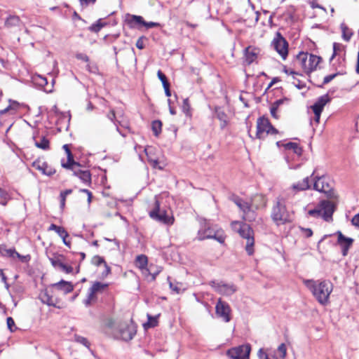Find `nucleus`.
I'll use <instances>...</instances> for the list:
<instances>
[{
  "label": "nucleus",
  "instance_id": "30",
  "mask_svg": "<svg viewBox=\"0 0 359 359\" xmlns=\"http://www.w3.org/2000/svg\"><path fill=\"white\" fill-rule=\"evenodd\" d=\"M91 263L95 266H100V264H103L105 267V274L108 275L109 273H110L111 269L107 265V264L106 263L102 257H100L99 255H95L94 257H93L91 259Z\"/></svg>",
  "mask_w": 359,
  "mask_h": 359
},
{
  "label": "nucleus",
  "instance_id": "38",
  "mask_svg": "<svg viewBox=\"0 0 359 359\" xmlns=\"http://www.w3.org/2000/svg\"><path fill=\"white\" fill-rule=\"evenodd\" d=\"M35 146L43 150H48L50 148L49 141L45 137H42L39 141H35Z\"/></svg>",
  "mask_w": 359,
  "mask_h": 359
},
{
  "label": "nucleus",
  "instance_id": "47",
  "mask_svg": "<svg viewBox=\"0 0 359 359\" xmlns=\"http://www.w3.org/2000/svg\"><path fill=\"white\" fill-rule=\"evenodd\" d=\"M8 253L10 256L14 257L16 255L18 258H20L22 262L27 261V257L20 255L18 252H17L15 250L10 249L8 250Z\"/></svg>",
  "mask_w": 359,
  "mask_h": 359
},
{
  "label": "nucleus",
  "instance_id": "14",
  "mask_svg": "<svg viewBox=\"0 0 359 359\" xmlns=\"http://www.w3.org/2000/svg\"><path fill=\"white\" fill-rule=\"evenodd\" d=\"M234 203L243 212V217L245 220L248 222H252L255 220L256 212L252 209V207L249 203L244 201L242 198L236 197L233 199Z\"/></svg>",
  "mask_w": 359,
  "mask_h": 359
},
{
  "label": "nucleus",
  "instance_id": "26",
  "mask_svg": "<svg viewBox=\"0 0 359 359\" xmlns=\"http://www.w3.org/2000/svg\"><path fill=\"white\" fill-rule=\"evenodd\" d=\"M51 287H56L58 290H62L65 294L71 292L74 290V286L70 282H67L63 280L53 284Z\"/></svg>",
  "mask_w": 359,
  "mask_h": 359
},
{
  "label": "nucleus",
  "instance_id": "17",
  "mask_svg": "<svg viewBox=\"0 0 359 359\" xmlns=\"http://www.w3.org/2000/svg\"><path fill=\"white\" fill-rule=\"evenodd\" d=\"M81 164L75 162L67 169L72 170L74 175L78 177L84 184L89 185L91 183V174L88 170H81Z\"/></svg>",
  "mask_w": 359,
  "mask_h": 359
},
{
  "label": "nucleus",
  "instance_id": "57",
  "mask_svg": "<svg viewBox=\"0 0 359 359\" xmlns=\"http://www.w3.org/2000/svg\"><path fill=\"white\" fill-rule=\"evenodd\" d=\"M284 72L288 75H291L292 76V79H295V76L299 75V73H297V72L294 71L292 69L285 68Z\"/></svg>",
  "mask_w": 359,
  "mask_h": 359
},
{
  "label": "nucleus",
  "instance_id": "35",
  "mask_svg": "<svg viewBox=\"0 0 359 359\" xmlns=\"http://www.w3.org/2000/svg\"><path fill=\"white\" fill-rule=\"evenodd\" d=\"M50 262L51 263V264L55 267V268H59L60 269V267L62 266V265L64 263V256L62 255H58L54 257H52V258H50Z\"/></svg>",
  "mask_w": 359,
  "mask_h": 359
},
{
  "label": "nucleus",
  "instance_id": "52",
  "mask_svg": "<svg viewBox=\"0 0 359 359\" xmlns=\"http://www.w3.org/2000/svg\"><path fill=\"white\" fill-rule=\"evenodd\" d=\"M96 0H79L80 5L82 8H86L89 5L94 4Z\"/></svg>",
  "mask_w": 359,
  "mask_h": 359
},
{
  "label": "nucleus",
  "instance_id": "46",
  "mask_svg": "<svg viewBox=\"0 0 359 359\" xmlns=\"http://www.w3.org/2000/svg\"><path fill=\"white\" fill-rule=\"evenodd\" d=\"M292 83L294 86L297 88L298 89H303L306 87V83L304 81H302L295 77V79H293Z\"/></svg>",
  "mask_w": 359,
  "mask_h": 359
},
{
  "label": "nucleus",
  "instance_id": "40",
  "mask_svg": "<svg viewBox=\"0 0 359 359\" xmlns=\"http://www.w3.org/2000/svg\"><path fill=\"white\" fill-rule=\"evenodd\" d=\"M151 128H152L154 135L158 136L161 132V128H162L161 121H158V120L154 121L151 123Z\"/></svg>",
  "mask_w": 359,
  "mask_h": 359
},
{
  "label": "nucleus",
  "instance_id": "5",
  "mask_svg": "<svg viewBox=\"0 0 359 359\" xmlns=\"http://www.w3.org/2000/svg\"><path fill=\"white\" fill-rule=\"evenodd\" d=\"M316 170L313 172L311 177H313V189L318 191L323 192L332 199L337 198V195L332 188V182L327 177L324 175L315 176Z\"/></svg>",
  "mask_w": 359,
  "mask_h": 359
},
{
  "label": "nucleus",
  "instance_id": "12",
  "mask_svg": "<svg viewBox=\"0 0 359 359\" xmlns=\"http://www.w3.org/2000/svg\"><path fill=\"white\" fill-rule=\"evenodd\" d=\"M136 333L134 326L127 323H121L118 325L116 331V337L123 341L131 340Z\"/></svg>",
  "mask_w": 359,
  "mask_h": 359
},
{
  "label": "nucleus",
  "instance_id": "31",
  "mask_svg": "<svg viewBox=\"0 0 359 359\" xmlns=\"http://www.w3.org/2000/svg\"><path fill=\"white\" fill-rule=\"evenodd\" d=\"M162 268L153 264H150L144 274L145 276H151V280H155L156 276L161 271Z\"/></svg>",
  "mask_w": 359,
  "mask_h": 359
},
{
  "label": "nucleus",
  "instance_id": "39",
  "mask_svg": "<svg viewBox=\"0 0 359 359\" xmlns=\"http://www.w3.org/2000/svg\"><path fill=\"white\" fill-rule=\"evenodd\" d=\"M148 321L144 324V328L154 327L158 325V316H152L150 314H147Z\"/></svg>",
  "mask_w": 359,
  "mask_h": 359
},
{
  "label": "nucleus",
  "instance_id": "7",
  "mask_svg": "<svg viewBox=\"0 0 359 359\" xmlns=\"http://www.w3.org/2000/svg\"><path fill=\"white\" fill-rule=\"evenodd\" d=\"M233 225H238L239 229L238 232L240 236L246 240L245 250L249 255L254 253V231L252 228L247 224H241L239 222L233 223Z\"/></svg>",
  "mask_w": 359,
  "mask_h": 359
},
{
  "label": "nucleus",
  "instance_id": "27",
  "mask_svg": "<svg viewBox=\"0 0 359 359\" xmlns=\"http://www.w3.org/2000/svg\"><path fill=\"white\" fill-rule=\"evenodd\" d=\"M311 180L309 177H305L303 180L292 184V188L296 191H304L310 189Z\"/></svg>",
  "mask_w": 359,
  "mask_h": 359
},
{
  "label": "nucleus",
  "instance_id": "34",
  "mask_svg": "<svg viewBox=\"0 0 359 359\" xmlns=\"http://www.w3.org/2000/svg\"><path fill=\"white\" fill-rule=\"evenodd\" d=\"M11 199V194L6 190L0 187V204L6 205Z\"/></svg>",
  "mask_w": 359,
  "mask_h": 359
},
{
  "label": "nucleus",
  "instance_id": "18",
  "mask_svg": "<svg viewBox=\"0 0 359 359\" xmlns=\"http://www.w3.org/2000/svg\"><path fill=\"white\" fill-rule=\"evenodd\" d=\"M273 44L275 50L285 60L288 54V43L287 41L278 33L277 37L273 41Z\"/></svg>",
  "mask_w": 359,
  "mask_h": 359
},
{
  "label": "nucleus",
  "instance_id": "56",
  "mask_svg": "<svg viewBox=\"0 0 359 359\" xmlns=\"http://www.w3.org/2000/svg\"><path fill=\"white\" fill-rule=\"evenodd\" d=\"M80 191L83 192V193H86L87 194V196H88V205H90L91 203L92 198H93L92 193L89 190H88L86 189H81Z\"/></svg>",
  "mask_w": 359,
  "mask_h": 359
},
{
  "label": "nucleus",
  "instance_id": "62",
  "mask_svg": "<svg viewBox=\"0 0 359 359\" xmlns=\"http://www.w3.org/2000/svg\"><path fill=\"white\" fill-rule=\"evenodd\" d=\"M351 222L354 226L359 227V213L353 217Z\"/></svg>",
  "mask_w": 359,
  "mask_h": 359
},
{
  "label": "nucleus",
  "instance_id": "25",
  "mask_svg": "<svg viewBox=\"0 0 359 359\" xmlns=\"http://www.w3.org/2000/svg\"><path fill=\"white\" fill-rule=\"evenodd\" d=\"M330 101V98L328 94L323 95L318 98L317 101L315 102V104L312 106L311 108L313 110H318L322 111L325 104L328 103Z\"/></svg>",
  "mask_w": 359,
  "mask_h": 359
},
{
  "label": "nucleus",
  "instance_id": "63",
  "mask_svg": "<svg viewBox=\"0 0 359 359\" xmlns=\"http://www.w3.org/2000/svg\"><path fill=\"white\" fill-rule=\"evenodd\" d=\"M107 118L111 120V121L114 122L115 121V118H116V114H115V111L111 109L109 113L107 115Z\"/></svg>",
  "mask_w": 359,
  "mask_h": 359
},
{
  "label": "nucleus",
  "instance_id": "1",
  "mask_svg": "<svg viewBox=\"0 0 359 359\" xmlns=\"http://www.w3.org/2000/svg\"><path fill=\"white\" fill-rule=\"evenodd\" d=\"M304 284L312 292L316 300L322 305L329 302V298L333 290V285L329 280H304Z\"/></svg>",
  "mask_w": 359,
  "mask_h": 359
},
{
  "label": "nucleus",
  "instance_id": "15",
  "mask_svg": "<svg viewBox=\"0 0 359 359\" xmlns=\"http://www.w3.org/2000/svg\"><path fill=\"white\" fill-rule=\"evenodd\" d=\"M209 285L215 292L224 296H231L237 290L236 287L233 284H228L223 281L212 280L210 282Z\"/></svg>",
  "mask_w": 359,
  "mask_h": 359
},
{
  "label": "nucleus",
  "instance_id": "22",
  "mask_svg": "<svg viewBox=\"0 0 359 359\" xmlns=\"http://www.w3.org/2000/svg\"><path fill=\"white\" fill-rule=\"evenodd\" d=\"M215 115L217 118L220 121V128L224 130L229 123V118L225 113L224 110L220 107H215Z\"/></svg>",
  "mask_w": 359,
  "mask_h": 359
},
{
  "label": "nucleus",
  "instance_id": "4",
  "mask_svg": "<svg viewBox=\"0 0 359 359\" xmlns=\"http://www.w3.org/2000/svg\"><path fill=\"white\" fill-rule=\"evenodd\" d=\"M321 60V57L313 54L300 52L294 59V65L301 67L304 72L314 71Z\"/></svg>",
  "mask_w": 359,
  "mask_h": 359
},
{
  "label": "nucleus",
  "instance_id": "55",
  "mask_svg": "<svg viewBox=\"0 0 359 359\" xmlns=\"http://www.w3.org/2000/svg\"><path fill=\"white\" fill-rule=\"evenodd\" d=\"M76 59L78 60H82V61H84V62H88L89 61V57L87 55L84 54V53H77L76 55Z\"/></svg>",
  "mask_w": 359,
  "mask_h": 359
},
{
  "label": "nucleus",
  "instance_id": "21",
  "mask_svg": "<svg viewBox=\"0 0 359 359\" xmlns=\"http://www.w3.org/2000/svg\"><path fill=\"white\" fill-rule=\"evenodd\" d=\"M336 234L337 235V243L342 250V255L343 256H346L349 248H351L353 243V239L348 237H346L339 231H337Z\"/></svg>",
  "mask_w": 359,
  "mask_h": 359
},
{
  "label": "nucleus",
  "instance_id": "43",
  "mask_svg": "<svg viewBox=\"0 0 359 359\" xmlns=\"http://www.w3.org/2000/svg\"><path fill=\"white\" fill-rule=\"evenodd\" d=\"M72 193V189H66L60 193V207L61 208H64L65 205V200L67 198V196L71 194Z\"/></svg>",
  "mask_w": 359,
  "mask_h": 359
},
{
  "label": "nucleus",
  "instance_id": "37",
  "mask_svg": "<svg viewBox=\"0 0 359 359\" xmlns=\"http://www.w3.org/2000/svg\"><path fill=\"white\" fill-rule=\"evenodd\" d=\"M341 29L342 32V38L345 41H348L353 35V32L344 23L341 25Z\"/></svg>",
  "mask_w": 359,
  "mask_h": 359
},
{
  "label": "nucleus",
  "instance_id": "54",
  "mask_svg": "<svg viewBox=\"0 0 359 359\" xmlns=\"http://www.w3.org/2000/svg\"><path fill=\"white\" fill-rule=\"evenodd\" d=\"M6 321H7V326H8V329L11 332H13L14 331L13 327H15V322H14L13 319L11 317H8V318H7Z\"/></svg>",
  "mask_w": 359,
  "mask_h": 359
},
{
  "label": "nucleus",
  "instance_id": "36",
  "mask_svg": "<svg viewBox=\"0 0 359 359\" xmlns=\"http://www.w3.org/2000/svg\"><path fill=\"white\" fill-rule=\"evenodd\" d=\"M285 147L286 149L292 150L294 154L300 156L302 152V148L299 146V144L296 142H289L285 144Z\"/></svg>",
  "mask_w": 359,
  "mask_h": 359
},
{
  "label": "nucleus",
  "instance_id": "48",
  "mask_svg": "<svg viewBox=\"0 0 359 359\" xmlns=\"http://www.w3.org/2000/svg\"><path fill=\"white\" fill-rule=\"evenodd\" d=\"M75 338H76V341L77 342L83 344V346H85L86 347H89L90 343L86 338L81 337V336H76Z\"/></svg>",
  "mask_w": 359,
  "mask_h": 359
},
{
  "label": "nucleus",
  "instance_id": "44",
  "mask_svg": "<svg viewBox=\"0 0 359 359\" xmlns=\"http://www.w3.org/2000/svg\"><path fill=\"white\" fill-rule=\"evenodd\" d=\"M104 26V23L101 22V20H97L95 23L93 24L90 27L89 30L93 32H98Z\"/></svg>",
  "mask_w": 359,
  "mask_h": 359
},
{
  "label": "nucleus",
  "instance_id": "32",
  "mask_svg": "<svg viewBox=\"0 0 359 359\" xmlns=\"http://www.w3.org/2000/svg\"><path fill=\"white\" fill-rule=\"evenodd\" d=\"M285 101H287V99H279L272 104L271 109H270V112H271V116L274 118H276V119L278 118V116L276 114L277 110H278V107H280V105L283 104V102Z\"/></svg>",
  "mask_w": 359,
  "mask_h": 359
},
{
  "label": "nucleus",
  "instance_id": "10",
  "mask_svg": "<svg viewBox=\"0 0 359 359\" xmlns=\"http://www.w3.org/2000/svg\"><path fill=\"white\" fill-rule=\"evenodd\" d=\"M149 215L151 218L165 224L172 225L174 223V217L167 215L165 210H160V203L155 197L154 208L149 211Z\"/></svg>",
  "mask_w": 359,
  "mask_h": 359
},
{
  "label": "nucleus",
  "instance_id": "59",
  "mask_svg": "<svg viewBox=\"0 0 359 359\" xmlns=\"http://www.w3.org/2000/svg\"><path fill=\"white\" fill-rule=\"evenodd\" d=\"M86 69H88V72H91V73H97V72L98 71V69L96 65H90V64H88L87 66H86Z\"/></svg>",
  "mask_w": 359,
  "mask_h": 359
},
{
  "label": "nucleus",
  "instance_id": "51",
  "mask_svg": "<svg viewBox=\"0 0 359 359\" xmlns=\"http://www.w3.org/2000/svg\"><path fill=\"white\" fill-rule=\"evenodd\" d=\"M157 76H158V79L161 80V81L162 82L163 86L169 83L165 75L161 70L158 71Z\"/></svg>",
  "mask_w": 359,
  "mask_h": 359
},
{
  "label": "nucleus",
  "instance_id": "53",
  "mask_svg": "<svg viewBox=\"0 0 359 359\" xmlns=\"http://www.w3.org/2000/svg\"><path fill=\"white\" fill-rule=\"evenodd\" d=\"M60 269H61L66 273H72L73 272V267L71 266L66 265L65 263H63Z\"/></svg>",
  "mask_w": 359,
  "mask_h": 359
},
{
  "label": "nucleus",
  "instance_id": "28",
  "mask_svg": "<svg viewBox=\"0 0 359 359\" xmlns=\"http://www.w3.org/2000/svg\"><path fill=\"white\" fill-rule=\"evenodd\" d=\"M135 265L137 267H138L140 269H141L142 273H144L148 268L147 267V265H148L147 257L144 255H137L135 259Z\"/></svg>",
  "mask_w": 359,
  "mask_h": 359
},
{
  "label": "nucleus",
  "instance_id": "45",
  "mask_svg": "<svg viewBox=\"0 0 359 359\" xmlns=\"http://www.w3.org/2000/svg\"><path fill=\"white\" fill-rule=\"evenodd\" d=\"M149 149H150L149 147V148H145L144 149V152H145L146 155L147 156L148 161L151 163H152L154 168H156L157 166L158 163V161L157 159H154V158H152V156H150L149 151Z\"/></svg>",
  "mask_w": 359,
  "mask_h": 359
},
{
  "label": "nucleus",
  "instance_id": "41",
  "mask_svg": "<svg viewBox=\"0 0 359 359\" xmlns=\"http://www.w3.org/2000/svg\"><path fill=\"white\" fill-rule=\"evenodd\" d=\"M20 18L16 15H10L6 20V25L8 27L17 26L20 23Z\"/></svg>",
  "mask_w": 359,
  "mask_h": 359
},
{
  "label": "nucleus",
  "instance_id": "49",
  "mask_svg": "<svg viewBox=\"0 0 359 359\" xmlns=\"http://www.w3.org/2000/svg\"><path fill=\"white\" fill-rule=\"evenodd\" d=\"M278 351L280 353L281 358H285L286 353H287V349H286V346L284 344H281L279 345V346L278 348Z\"/></svg>",
  "mask_w": 359,
  "mask_h": 359
},
{
  "label": "nucleus",
  "instance_id": "13",
  "mask_svg": "<svg viewBox=\"0 0 359 359\" xmlns=\"http://www.w3.org/2000/svg\"><path fill=\"white\" fill-rule=\"evenodd\" d=\"M215 313L217 316L225 323L231 320V309L229 304L219 298L215 306Z\"/></svg>",
  "mask_w": 359,
  "mask_h": 359
},
{
  "label": "nucleus",
  "instance_id": "3",
  "mask_svg": "<svg viewBox=\"0 0 359 359\" xmlns=\"http://www.w3.org/2000/svg\"><path fill=\"white\" fill-rule=\"evenodd\" d=\"M271 217L277 226L292 222V215L287 209L285 200L283 198H278L275 201L271 209Z\"/></svg>",
  "mask_w": 359,
  "mask_h": 359
},
{
  "label": "nucleus",
  "instance_id": "23",
  "mask_svg": "<svg viewBox=\"0 0 359 359\" xmlns=\"http://www.w3.org/2000/svg\"><path fill=\"white\" fill-rule=\"evenodd\" d=\"M129 23L131 26L134 25H142L147 28H153L159 26L158 22H145L142 16L132 15L129 20Z\"/></svg>",
  "mask_w": 359,
  "mask_h": 359
},
{
  "label": "nucleus",
  "instance_id": "2",
  "mask_svg": "<svg viewBox=\"0 0 359 359\" xmlns=\"http://www.w3.org/2000/svg\"><path fill=\"white\" fill-rule=\"evenodd\" d=\"M196 238L198 241L215 239L219 243H224L226 236L222 229L206 219H203L200 222V228Z\"/></svg>",
  "mask_w": 359,
  "mask_h": 359
},
{
  "label": "nucleus",
  "instance_id": "16",
  "mask_svg": "<svg viewBox=\"0 0 359 359\" xmlns=\"http://www.w3.org/2000/svg\"><path fill=\"white\" fill-rule=\"evenodd\" d=\"M39 298L43 304L58 309L61 308L59 305L60 301L55 297L52 288L41 290L39 294Z\"/></svg>",
  "mask_w": 359,
  "mask_h": 359
},
{
  "label": "nucleus",
  "instance_id": "8",
  "mask_svg": "<svg viewBox=\"0 0 359 359\" xmlns=\"http://www.w3.org/2000/svg\"><path fill=\"white\" fill-rule=\"evenodd\" d=\"M107 283L95 281L88 289L86 298L83 300L86 306H90L97 301V295L102 294L108 288Z\"/></svg>",
  "mask_w": 359,
  "mask_h": 359
},
{
  "label": "nucleus",
  "instance_id": "60",
  "mask_svg": "<svg viewBox=\"0 0 359 359\" xmlns=\"http://www.w3.org/2000/svg\"><path fill=\"white\" fill-rule=\"evenodd\" d=\"M0 277L1 278L2 282L5 284V286L7 289L9 287V285L7 283V278L4 273V271L2 269H0Z\"/></svg>",
  "mask_w": 359,
  "mask_h": 359
},
{
  "label": "nucleus",
  "instance_id": "24",
  "mask_svg": "<svg viewBox=\"0 0 359 359\" xmlns=\"http://www.w3.org/2000/svg\"><path fill=\"white\" fill-rule=\"evenodd\" d=\"M266 204V200L265 197L262 194H256L251 198L250 205L255 209L264 207Z\"/></svg>",
  "mask_w": 359,
  "mask_h": 359
},
{
  "label": "nucleus",
  "instance_id": "20",
  "mask_svg": "<svg viewBox=\"0 0 359 359\" xmlns=\"http://www.w3.org/2000/svg\"><path fill=\"white\" fill-rule=\"evenodd\" d=\"M32 166L40 171L43 175L47 176H51L56 172L55 168L49 165L46 161L40 159L34 161L32 163Z\"/></svg>",
  "mask_w": 359,
  "mask_h": 359
},
{
  "label": "nucleus",
  "instance_id": "42",
  "mask_svg": "<svg viewBox=\"0 0 359 359\" xmlns=\"http://www.w3.org/2000/svg\"><path fill=\"white\" fill-rule=\"evenodd\" d=\"M182 109L187 116H191V106L188 98L184 99Z\"/></svg>",
  "mask_w": 359,
  "mask_h": 359
},
{
  "label": "nucleus",
  "instance_id": "61",
  "mask_svg": "<svg viewBox=\"0 0 359 359\" xmlns=\"http://www.w3.org/2000/svg\"><path fill=\"white\" fill-rule=\"evenodd\" d=\"M313 113H314V120L316 123H319V121H320V114H321V112L320 111H317V110H313Z\"/></svg>",
  "mask_w": 359,
  "mask_h": 359
},
{
  "label": "nucleus",
  "instance_id": "11",
  "mask_svg": "<svg viewBox=\"0 0 359 359\" xmlns=\"http://www.w3.org/2000/svg\"><path fill=\"white\" fill-rule=\"evenodd\" d=\"M251 346L249 344L231 348L226 351L231 359H249Z\"/></svg>",
  "mask_w": 359,
  "mask_h": 359
},
{
  "label": "nucleus",
  "instance_id": "33",
  "mask_svg": "<svg viewBox=\"0 0 359 359\" xmlns=\"http://www.w3.org/2000/svg\"><path fill=\"white\" fill-rule=\"evenodd\" d=\"M48 231H55L60 237H68L67 231L62 226H57L55 224H51L48 228Z\"/></svg>",
  "mask_w": 359,
  "mask_h": 359
},
{
  "label": "nucleus",
  "instance_id": "50",
  "mask_svg": "<svg viewBox=\"0 0 359 359\" xmlns=\"http://www.w3.org/2000/svg\"><path fill=\"white\" fill-rule=\"evenodd\" d=\"M341 45L338 43H333V53L330 58V60H332L334 57L337 55V52L341 50Z\"/></svg>",
  "mask_w": 359,
  "mask_h": 359
},
{
  "label": "nucleus",
  "instance_id": "64",
  "mask_svg": "<svg viewBox=\"0 0 359 359\" xmlns=\"http://www.w3.org/2000/svg\"><path fill=\"white\" fill-rule=\"evenodd\" d=\"M136 47L140 50L144 48V46L143 43L142 38L138 39V40L136 42Z\"/></svg>",
  "mask_w": 359,
  "mask_h": 359
},
{
  "label": "nucleus",
  "instance_id": "29",
  "mask_svg": "<svg viewBox=\"0 0 359 359\" xmlns=\"http://www.w3.org/2000/svg\"><path fill=\"white\" fill-rule=\"evenodd\" d=\"M63 149H65V151L67 153V159L66 162H65L64 160H62L61 165L63 168H69L70 165H72V164L74 163H75L76 161H74V160L73 155H72L68 145L67 144L63 145Z\"/></svg>",
  "mask_w": 359,
  "mask_h": 359
},
{
  "label": "nucleus",
  "instance_id": "19",
  "mask_svg": "<svg viewBox=\"0 0 359 359\" xmlns=\"http://www.w3.org/2000/svg\"><path fill=\"white\" fill-rule=\"evenodd\" d=\"M261 50L257 47L252 46L247 47L244 51V62L250 65L254 62H257Z\"/></svg>",
  "mask_w": 359,
  "mask_h": 359
},
{
  "label": "nucleus",
  "instance_id": "9",
  "mask_svg": "<svg viewBox=\"0 0 359 359\" xmlns=\"http://www.w3.org/2000/svg\"><path fill=\"white\" fill-rule=\"evenodd\" d=\"M278 133V130L271 125L267 118L262 116L257 119L256 133L257 138L264 139L269 134L276 135Z\"/></svg>",
  "mask_w": 359,
  "mask_h": 359
},
{
  "label": "nucleus",
  "instance_id": "58",
  "mask_svg": "<svg viewBox=\"0 0 359 359\" xmlns=\"http://www.w3.org/2000/svg\"><path fill=\"white\" fill-rule=\"evenodd\" d=\"M337 74H333L326 76L323 79V84H327L330 83L332 80H333L336 76Z\"/></svg>",
  "mask_w": 359,
  "mask_h": 359
},
{
  "label": "nucleus",
  "instance_id": "6",
  "mask_svg": "<svg viewBox=\"0 0 359 359\" xmlns=\"http://www.w3.org/2000/svg\"><path fill=\"white\" fill-rule=\"evenodd\" d=\"M334 212V204L328 201H323L316 208L310 210L309 215L315 217H321L324 220L329 222L332 220Z\"/></svg>",
  "mask_w": 359,
  "mask_h": 359
}]
</instances>
